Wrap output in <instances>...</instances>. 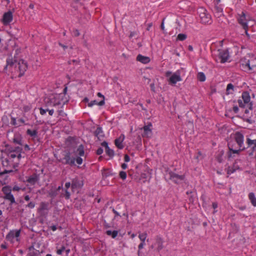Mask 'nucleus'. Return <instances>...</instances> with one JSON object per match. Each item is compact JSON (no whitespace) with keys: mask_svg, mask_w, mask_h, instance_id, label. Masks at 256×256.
I'll use <instances>...</instances> for the list:
<instances>
[{"mask_svg":"<svg viewBox=\"0 0 256 256\" xmlns=\"http://www.w3.org/2000/svg\"><path fill=\"white\" fill-rule=\"evenodd\" d=\"M246 144L248 146L246 148H251L252 151H254L256 148V139L252 140L250 138H246Z\"/></svg>","mask_w":256,"mask_h":256,"instance_id":"nucleus-19","label":"nucleus"},{"mask_svg":"<svg viewBox=\"0 0 256 256\" xmlns=\"http://www.w3.org/2000/svg\"><path fill=\"white\" fill-rule=\"evenodd\" d=\"M65 246H62L60 249L57 250L56 253L59 255L62 254L64 250H65Z\"/></svg>","mask_w":256,"mask_h":256,"instance_id":"nucleus-46","label":"nucleus"},{"mask_svg":"<svg viewBox=\"0 0 256 256\" xmlns=\"http://www.w3.org/2000/svg\"><path fill=\"white\" fill-rule=\"evenodd\" d=\"M228 147L230 152H232L233 154H239L240 152L242 150H240V148H238V147H234V142L232 141L228 142Z\"/></svg>","mask_w":256,"mask_h":256,"instance_id":"nucleus-18","label":"nucleus"},{"mask_svg":"<svg viewBox=\"0 0 256 256\" xmlns=\"http://www.w3.org/2000/svg\"><path fill=\"white\" fill-rule=\"evenodd\" d=\"M102 146L105 147V149L106 148L109 147L108 146V144L106 142H104L102 143Z\"/></svg>","mask_w":256,"mask_h":256,"instance_id":"nucleus-58","label":"nucleus"},{"mask_svg":"<svg viewBox=\"0 0 256 256\" xmlns=\"http://www.w3.org/2000/svg\"><path fill=\"white\" fill-rule=\"evenodd\" d=\"M72 33L74 36H78L80 35V33L79 31L78 30H77V29L74 30Z\"/></svg>","mask_w":256,"mask_h":256,"instance_id":"nucleus-49","label":"nucleus"},{"mask_svg":"<svg viewBox=\"0 0 256 256\" xmlns=\"http://www.w3.org/2000/svg\"><path fill=\"white\" fill-rule=\"evenodd\" d=\"M4 198L10 201V204L16 203L12 193L4 196Z\"/></svg>","mask_w":256,"mask_h":256,"instance_id":"nucleus-24","label":"nucleus"},{"mask_svg":"<svg viewBox=\"0 0 256 256\" xmlns=\"http://www.w3.org/2000/svg\"><path fill=\"white\" fill-rule=\"evenodd\" d=\"M70 186H72V183H70V182H66V184H65V186L66 188V190H68V188Z\"/></svg>","mask_w":256,"mask_h":256,"instance_id":"nucleus-56","label":"nucleus"},{"mask_svg":"<svg viewBox=\"0 0 256 256\" xmlns=\"http://www.w3.org/2000/svg\"><path fill=\"white\" fill-rule=\"evenodd\" d=\"M112 174L110 172L106 170H104L102 172V176L104 178H106Z\"/></svg>","mask_w":256,"mask_h":256,"instance_id":"nucleus-39","label":"nucleus"},{"mask_svg":"<svg viewBox=\"0 0 256 256\" xmlns=\"http://www.w3.org/2000/svg\"><path fill=\"white\" fill-rule=\"evenodd\" d=\"M24 199L26 201H29L30 200V197L28 195H26L24 197Z\"/></svg>","mask_w":256,"mask_h":256,"instance_id":"nucleus-64","label":"nucleus"},{"mask_svg":"<svg viewBox=\"0 0 256 256\" xmlns=\"http://www.w3.org/2000/svg\"><path fill=\"white\" fill-rule=\"evenodd\" d=\"M11 124L14 126H20V124H18L16 123V119L14 118H12Z\"/></svg>","mask_w":256,"mask_h":256,"instance_id":"nucleus-51","label":"nucleus"},{"mask_svg":"<svg viewBox=\"0 0 256 256\" xmlns=\"http://www.w3.org/2000/svg\"><path fill=\"white\" fill-rule=\"evenodd\" d=\"M198 79L200 82H204L206 80V76L204 72H200L198 74Z\"/></svg>","mask_w":256,"mask_h":256,"instance_id":"nucleus-33","label":"nucleus"},{"mask_svg":"<svg viewBox=\"0 0 256 256\" xmlns=\"http://www.w3.org/2000/svg\"><path fill=\"white\" fill-rule=\"evenodd\" d=\"M39 176L36 173L26 178V182L30 185H34L39 180Z\"/></svg>","mask_w":256,"mask_h":256,"instance_id":"nucleus-11","label":"nucleus"},{"mask_svg":"<svg viewBox=\"0 0 256 256\" xmlns=\"http://www.w3.org/2000/svg\"><path fill=\"white\" fill-rule=\"evenodd\" d=\"M47 110H48V108L44 109L42 108H40V114L42 115L46 113V112H47Z\"/></svg>","mask_w":256,"mask_h":256,"instance_id":"nucleus-50","label":"nucleus"},{"mask_svg":"<svg viewBox=\"0 0 256 256\" xmlns=\"http://www.w3.org/2000/svg\"><path fill=\"white\" fill-rule=\"evenodd\" d=\"M76 162L78 164H82V159L81 158H80V157H78L76 159Z\"/></svg>","mask_w":256,"mask_h":256,"instance_id":"nucleus-53","label":"nucleus"},{"mask_svg":"<svg viewBox=\"0 0 256 256\" xmlns=\"http://www.w3.org/2000/svg\"><path fill=\"white\" fill-rule=\"evenodd\" d=\"M12 20V14L10 11L4 13L3 15L2 22L4 24H7Z\"/></svg>","mask_w":256,"mask_h":256,"instance_id":"nucleus-14","label":"nucleus"},{"mask_svg":"<svg viewBox=\"0 0 256 256\" xmlns=\"http://www.w3.org/2000/svg\"><path fill=\"white\" fill-rule=\"evenodd\" d=\"M50 228L52 230L55 231L57 229V228L56 226L53 225L50 226Z\"/></svg>","mask_w":256,"mask_h":256,"instance_id":"nucleus-63","label":"nucleus"},{"mask_svg":"<svg viewBox=\"0 0 256 256\" xmlns=\"http://www.w3.org/2000/svg\"><path fill=\"white\" fill-rule=\"evenodd\" d=\"M168 174L170 178L176 184H180L185 178L184 175H179L172 171L168 172Z\"/></svg>","mask_w":256,"mask_h":256,"instance_id":"nucleus-8","label":"nucleus"},{"mask_svg":"<svg viewBox=\"0 0 256 256\" xmlns=\"http://www.w3.org/2000/svg\"><path fill=\"white\" fill-rule=\"evenodd\" d=\"M76 154L79 155L80 156H83L84 155V146L81 144L80 145L77 150H76Z\"/></svg>","mask_w":256,"mask_h":256,"instance_id":"nucleus-29","label":"nucleus"},{"mask_svg":"<svg viewBox=\"0 0 256 256\" xmlns=\"http://www.w3.org/2000/svg\"><path fill=\"white\" fill-rule=\"evenodd\" d=\"M106 154L108 155L110 158L113 157L114 154V151L110 149L109 147H108L106 148Z\"/></svg>","mask_w":256,"mask_h":256,"instance_id":"nucleus-32","label":"nucleus"},{"mask_svg":"<svg viewBox=\"0 0 256 256\" xmlns=\"http://www.w3.org/2000/svg\"><path fill=\"white\" fill-rule=\"evenodd\" d=\"M234 90V86L232 84H228L226 87V94H232Z\"/></svg>","mask_w":256,"mask_h":256,"instance_id":"nucleus-27","label":"nucleus"},{"mask_svg":"<svg viewBox=\"0 0 256 256\" xmlns=\"http://www.w3.org/2000/svg\"><path fill=\"white\" fill-rule=\"evenodd\" d=\"M184 71V68H182L177 70L172 76L170 78L168 82L169 84L172 85H175L178 82H180L182 80L180 74Z\"/></svg>","mask_w":256,"mask_h":256,"instance_id":"nucleus-5","label":"nucleus"},{"mask_svg":"<svg viewBox=\"0 0 256 256\" xmlns=\"http://www.w3.org/2000/svg\"><path fill=\"white\" fill-rule=\"evenodd\" d=\"M97 96L98 97L102 98V100H104V96L100 92H98V94H97Z\"/></svg>","mask_w":256,"mask_h":256,"instance_id":"nucleus-61","label":"nucleus"},{"mask_svg":"<svg viewBox=\"0 0 256 256\" xmlns=\"http://www.w3.org/2000/svg\"><path fill=\"white\" fill-rule=\"evenodd\" d=\"M94 134L99 140H101L104 137V132L100 127L97 128L94 132Z\"/></svg>","mask_w":256,"mask_h":256,"instance_id":"nucleus-22","label":"nucleus"},{"mask_svg":"<svg viewBox=\"0 0 256 256\" xmlns=\"http://www.w3.org/2000/svg\"><path fill=\"white\" fill-rule=\"evenodd\" d=\"M136 34V32H130L129 37L130 38H132L133 36H134Z\"/></svg>","mask_w":256,"mask_h":256,"instance_id":"nucleus-60","label":"nucleus"},{"mask_svg":"<svg viewBox=\"0 0 256 256\" xmlns=\"http://www.w3.org/2000/svg\"><path fill=\"white\" fill-rule=\"evenodd\" d=\"M13 170H5L3 172H0V176H2L6 174H8V173H10V172H12Z\"/></svg>","mask_w":256,"mask_h":256,"instance_id":"nucleus-48","label":"nucleus"},{"mask_svg":"<svg viewBox=\"0 0 256 256\" xmlns=\"http://www.w3.org/2000/svg\"><path fill=\"white\" fill-rule=\"evenodd\" d=\"M13 142L14 143L18 144L20 145H22V138L20 136L18 135H15L14 138Z\"/></svg>","mask_w":256,"mask_h":256,"instance_id":"nucleus-28","label":"nucleus"},{"mask_svg":"<svg viewBox=\"0 0 256 256\" xmlns=\"http://www.w3.org/2000/svg\"><path fill=\"white\" fill-rule=\"evenodd\" d=\"M147 236L148 234L146 232L141 233L139 234L138 238L141 242H145Z\"/></svg>","mask_w":256,"mask_h":256,"instance_id":"nucleus-35","label":"nucleus"},{"mask_svg":"<svg viewBox=\"0 0 256 256\" xmlns=\"http://www.w3.org/2000/svg\"><path fill=\"white\" fill-rule=\"evenodd\" d=\"M244 136L240 132H236L234 134V140L238 146V148H240V150H244L246 148L244 146Z\"/></svg>","mask_w":256,"mask_h":256,"instance_id":"nucleus-6","label":"nucleus"},{"mask_svg":"<svg viewBox=\"0 0 256 256\" xmlns=\"http://www.w3.org/2000/svg\"><path fill=\"white\" fill-rule=\"evenodd\" d=\"M124 160L125 162H128L130 160V158L128 154H125Z\"/></svg>","mask_w":256,"mask_h":256,"instance_id":"nucleus-55","label":"nucleus"},{"mask_svg":"<svg viewBox=\"0 0 256 256\" xmlns=\"http://www.w3.org/2000/svg\"><path fill=\"white\" fill-rule=\"evenodd\" d=\"M242 100H243L244 104H248L250 109L252 108V104L250 102V94L247 92H243L242 94Z\"/></svg>","mask_w":256,"mask_h":256,"instance_id":"nucleus-13","label":"nucleus"},{"mask_svg":"<svg viewBox=\"0 0 256 256\" xmlns=\"http://www.w3.org/2000/svg\"><path fill=\"white\" fill-rule=\"evenodd\" d=\"M200 22L204 24H210L212 22V20L210 15L207 12V10L200 8L198 10Z\"/></svg>","mask_w":256,"mask_h":256,"instance_id":"nucleus-4","label":"nucleus"},{"mask_svg":"<svg viewBox=\"0 0 256 256\" xmlns=\"http://www.w3.org/2000/svg\"><path fill=\"white\" fill-rule=\"evenodd\" d=\"M22 150V148L20 147H16L14 152H20Z\"/></svg>","mask_w":256,"mask_h":256,"instance_id":"nucleus-57","label":"nucleus"},{"mask_svg":"<svg viewBox=\"0 0 256 256\" xmlns=\"http://www.w3.org/2000/svg\"><path fill=\"white\" fill-rule=\"evenodd\" d=\"M27 68V64L24 60H20L18 61L15 57H8L6 59V64L4 70L6 73L11 74L12 78H20L24 74Z\"/></svg>","mask_w":256,"mask_h":256,"instance_id":"nucleus-1","label":"nucleus"},{"mask_svg":"<svg viewBox=\"0 0 256 256\" xmlns=\"http://www.w3.org/2000/svg\"><path fill=\"white\" fill-rule=\"evenodd\" d=\"M62 94H54L50 96L48 98H46L45 102L46 106H58L62 107L65 104L62 102Z\"/></svg>","mask_w":256,"mask_h":256,"instance_id":"nucleus-2","label":"nucleus"},{"mask_svg":"<svg viewBox=\"0 0 256 256\" xmlns=\"http://www.w3.org/2000/svg\"><path fill=\"white\" fill-rule=\"evenodd\" d=\"M238 103L239 106L240 108H244L246 104H244V102L242 100H238Z\"/></svg>","mask_w":256,"mask_h":256,"instance_id":"nucleus-47","label":"nucleus"},{"mask_svg":"<svg viewBox=\"0 0 256 256\" xmlns=\"http://www.w3.org/2000/svg\"><path fill=\"white\" fill-rule=\"evenodd\" d=\"M32 108V106L30 104L24 105L23 106V110L26 112H29Z\"/></svg>","mask_w":256,"mask_h":256,"instance_id":"nucleus-40","label":"nucleus"},{"mask_svg":"<svg viewBox=\"0 0 256 256\" xmlns=\"http://www.w3.org/2000/svg\"><path fill=\"white\" fill-rule=\"evenodd\" d=\"M27 208H33L35 206V202H30L26 206Z\"/></svg>","mask_w":256,"mask_h":256,"instance_id":"nucleus-43","label":"nucleus"},{"mask_svg":"<svg viewBox=\"0 0 256 256\" xmlns=\"http://www.w3.org/2000/svg\"><path fill=\"white\" fill-rule=\"evenodd\" d=\"M136 60L142 64H146L150 62V58L148 56L138 54L136 57Z\"/></svg>","mask_w":256,"mask_h":256,"instance_id":"nucleus-21","label":"nucleus"},{"mask_svg":"<svg viewBox=\"0 0 256 256\" xmlns=\"http://www.w3.org/2000/svg\"><path fill=\"white\" fill-rule=\"evenodd\" d=\"M119 175H120V178L123 180H124L126 178V174L125 172H124V171L120 172Z\"/></svg>","mask_w":256,"mask_h":256,"instance_id":"nucleus-41","label":"nucleus"},{"mask_svg":"<svg viewBox=\"0 0 256 256\" xmlns=\"http://www.w3.org/2000/svg\"><path fill=\"white\" fill-rule=\"evenodd\" d=\"M104 104V100H102L100 102H98L96 100H94L91 101L90 102L88 103V106L90 107L93 106L94 104H98V106H103Z\"/></svg>","mask_w":256,"mask_h":256,"instance_id":"nucleus-26","label":"nucleus"},{"mask_svg":"<svg viewBox=\"0 0 256 256\" xmlns=\"http://www.w3.org/2000/svg\"><path fill=\"white\" fill-rule=\"evenodd\" d=\"M238 23L243 28H248V22L250 20V16L247 12L242 11L240 14H238L236 17Z\"/></svg>","mask_w":256,"mask_h":256,"instance_id":"nucleus-3","label":"nucleus"},{"mask_svg":"<svg viewBox=\"0 0 256 256\" xmlns=\"http://www.w3.org/2000/svg\"><path fill=\"white\" fill-rule=\"evenodd\" d=\"M106 234L112 237V238H115L118 235L120 236L121 237H122V235L120 232L118 230H107L106 232Z\"/></svg>","mask_w":256,"mask_h":256,"instance_id":"nucleus-20","label":"nucleus"},{"mask_svg":"<svg viewBox=\"0 0 256 256\" xmlns=\"http://www.w3.org/2000/svg\"><path fill=\"white\" fill-rule=\"evenodd\" d=\"M127 167H128V165L125 163H124L122 164V169H124V170L126 169L127 168Z\"/></svg>","mask_w":256,"mask_h":256,"instance_id":"nucleus-62","label":"nucleus"},{"mask_svg":"<svg viewBox=\"0 0 256 256\" xmlns=\"http://www.w3.org/2000/svg\"><path fill=\"white\" fill-rule=\"evenodd\" d=\"M152 126L151 123L148 124V125L144 126V134L143 136L148 138L151 136L152 134V132L150 128Z\"/></svg>","mask_w":256,"mask_h":256,"instance_id":"nucleus-16","label":"nucleus"},{"mask_svg":"<svg viewBox=\"0 0 256 256\" xmlns=\"http://www.w3.org/2000/svg\"><path fill=\"white\" fill-rule=\"evenodd\" d=\"M26 134L32 137L35 138L37 136L38 132L36 130H32L30 129H28L26 130Z\"/></svg>","mask_w":256,"mask_h":256,"instance_id":"nucleus-31","label":"nucleus"},{"mask_svg":"<svg viewBox=\"0 0 256 256\" xmlns=\"http://www.w3.org/2000/svg\"><path fill=\"white\" fill-rule=\"evenodd\" d=\"M70 192H68V190H66L64 194V196L66 198V199L68 200L70 198Z\"/></svg>","mask_w":256,"mask_h":256,"instance_id":"nucleus-45","label":"nucleus"},{"mask_svg":"<svg viewBox=\"0 0 256 256\" xmlns=\"http://www.w3.org/2000/svg\"><path fill=\"white\" fill-rule=\"evenodd\" d=\"M47 112H48V114L50 116H52L54 114V110L53 109L49 110L48 109V110Z\"/></svg>","mask_w":256,"mask_h":256,"instance_id":"nucleus-59","label":"nucleus"},{"mask_svg":"<svg viewBox=\"0 0 256 256\" xmlns=\"http://www.w3.org/2000/svg\"><path fill=\"white\" fill-rule=\"evenodd\" d=\"M214 10L216 12L220 14V16H221L222 14V8H221L218 6H216L214 8Z\"/></svg>","mask_w":256,"mask_h":256,"instance_id":"nucleus-38","label":"nucleus"},{"mask_svg":"<svg viewBox=\"0 0 256 256\" xmlns=\"http://www.w3.org/2000/svg\"><path fill=\"white\" fill-rule=\"evenodd\" d=\"M218 57L220 59V62L224 63L229 58L230 56L228 50H218Z\"/></svg>","mask_w":256,"mask_h":256,"instance_id":"nucleus-10","label":"nucleus"},{"mask_svg":"<svg viewBox=\"0 0 256 256\" xmlns=\"http://www.w3.org/2000/svg\"><path fill=\"white\" fill-rule=\"evenodd\" d=\"M146 244L145 242H141L140 244L138 246V248L139 250H140L141 249L143 248L144 246Z\"/></svg>","mask_w":256,"mask_h":256,"instance_id":"nucleus-52","label":"nucleus"},{"mask_svg":"<svg viewBox=\"0 0 256 256\" xmlns=\"http://www.w3.org/2000/svg\"><path fill=\"white\" fill-rule=\"evenodd\" d=\"M124 139V136L121 134L118 138L114 140L115 145L119 149H122L124 148V146L122 144V142Z\"/></svg>","mask_w":256,"mask_h":256,"instance_id":"nucleus-17","label":"nucleus"},{"mask_svg":"<svg viewBox=\"0 0 256 256\" xmlns=\"http://www.w3.org/2000/svg\"><path fill=\"white\" fill-rule=\"evenodd\" d=\"M2 192L4 196L11 193L12 189L10 186H5L2 188Z\"/></svg>","mask_w":256,"mask_h":256,"instance_id":"nucleus-30","label":"nucleus"},{"mask_svg":"<svg viewBox=\"0 0 256 256\" xmlns=\"http://www.w3.org/2000/svg\"><path fill=\"white\" fill-rule=\"evenodd\" d=\"M248 198L254 206H256V198L255 195L253 192H250L248 194Z\"/></svg>","mask_w":256,"mask_h":256,"instance_id":"nucleus-25","label":"nucleus"},{"mask_svg":"<svg viewBox=\"0 0 256 256\" xmlns=\"http://www.w3.org/2000/svg\"><path fill=\"white\" fill-rule=\"evenodd\" d=\"M80 60H72L68 61V63L69 64H74L77 65V64H80Z\"/></svg>","mask_w":256,"mask_h":256,"instance_id":"nucleus-42","label":"nucleus"},{"mask_svg":"<svg viewBox=\"0 0 256 256\" xmlns=\"http://www.w3.org/2000/svg\"><path fill=\"white\" fill-rule=\"evenodd\" d=\"M10 159L9 158H5L2 161V164L4 167H8L10 164Z\"/></svg>","mask_w":256,"mask_h":256,"instance_id":"nucleus-37","label":"nucleus"},{"mask_svg":"<svg viewBox=\"0 0 256 256\" xmlns=\"http://www.w3.org/2000/svg\"><path fill=\"white\" fill-rule=\"evenodd\" d=\"M20 230H11L6 236L8 240H12L14 238H18L20 235Z\"/></svg>","mask_w":256,"mask_h":256,"instance_id":"nucleus-15","label":"nucleus"},{"mask_svg":"<svg viewBox=\"0 0 256 256\" xmlns=\"http://www.w3.org/2000/svg\"><path fill=\"white\" fill-rule=\"evenodd\" d=\"M242 64L246 66L248 70L251 71L256 70V58H251L248 60H242Z\"/></svg>","mask_w":256,"mask_h":256,"instance_id":"nucleus-7","label":"nucleus"},{"mask_svg":"<svg viewBox=\"0 0 256 256\" xmlns=\"http://www.w3.org/2000/svg\"><path fill=\"white\" fill-rule=\"evenodd\" d=\"M8 156V158L10 160V159H12V158H16L17 156V155L14 154V152H10Z\"/></svg>","mask_w":256,"mask_h":256,"instance_id":"nucleus-44","label":"nucleus"},{"mask_svg":"<svg viewBox=\"0 0 256 256\" xmlns=\"http://www.w3.org/2000/svg\"><path fill=\"white\" fill-rule=\"evenodd\" d=\"M75 158L70 157V152H68L64 156L62 159V162L65 164H70L73 166L74 164Z\"/></svg>","mask_w":256,"mask_h":256,"instance_id":"nucleus-9","label":"nucleus"},{"mask_svg":"<svg viewBox=\"0 0 256 256\" xmlns=\"http://www.w3.org/2000/svg\"><path fill=\"white\" fill-rule=\"evenodd\" d=\"M186 35L184 34H180L177 36V39L180 40H184L186 38Z\"/></svg>","mask_w":256,"mask_h":256,"instance_id":"nucleus-36","label":"nucleus"},{"mask_svg":"<svg viewBox=\"0 0 256 256\" xmlns=\"http://www.w3.org/2000/svg\"><path fill=\"white\" fill-rule=\"evenodd\" d=\"M48 209V204L42 202L40 204V206L39 208L40 210H46Z\"/></svg>","mask_w":256,"mask_h":256,"instance_id":"nucleus-34","label":"nucleus"},{"mask_svg":"<svg viewBox=\"0 0 256 256\" xmlns=\"http://www.w3.org/2000/svg\"><path fill=\"white\" fill-rule=\"evenodd\" d=\"M156 244L158 245L157 250L158 251H160L163 248V240L161 238L157 236L156 238Z\"/></svg>","mask_w":256,"mask_h":256,"instance_id":"nucleus-23","label":"nucleus"},{"mask_svg":"<svg viewBox=\"0 0 256 256\" xmlns=\"http://www.w3.org/2000/svg\"><path fill=\"white\" fill-rule=\"evenodd\" d=\"M103 152V149L101 148H98L96 150V154L100 155Z\"/></svg>","mask_w":256,"mask_h":256,"instance_id":"nucleus-54","label":"nucleus"},{"mask_svg":"<svg viewBox=\"0 0 256 256\" xmlns=\"http://www.w3.org/2000/svg\"><path fill=\"white\" fill-rule=\"evenodd\" d=\"M83 185V181L78 178H74L72 181V188L73 189L80 188Z\"/></svg>","mask_w":256,"mask_h":256,"instance_id":"nucleus-12","label":"nucleus"}]
</instances>
